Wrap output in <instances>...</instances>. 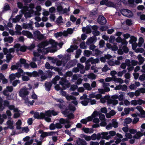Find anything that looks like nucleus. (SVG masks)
Listing matches in <instances>:
<instances>
[{
    "instance_id": "f257e3e1",
    "label": "nucleus",
    "mask_w": 145,
    "mask_h": 145,
    "mask_svg": "<svg viewBox=\"0 0 145 145\" xmlns=\"http://www.w3.org/2000/svg\"><path fill=\"white\" fill-rule=\"evenodd\" d=\"M24 73L29 77H39V74H42L43 73V71L41 69L38 71V72L34 71L32 72H24Z\"/></svg>"
},
{
    "instance_id": "f03ea898",
    "label": "nucleus",
    "mask_w": 145,
    "mask_h": 145,
    "mask_svg": "<svg viewBox=\"0 0 145 145\" xmlns=\"http://www.w3.org/2000/svg\"><path fill=\"white\" fill-rule=\"evenodd\" d=\"M59 84L62 86L63 89H65L67 88H69L71 84L67 80L65 77L62 78H61L59 82Z\"/></svg>"
},
{
    "instance_id": "7ed1b4c3",
    "label": "nucleus",
    "mask_w": 145,
    "mask_h": 145,
    "mask_svg": "<svg viewBox=\"0 0 145 145\" xmlns=\"http://www.w3.org/2000/svg\"><path fill=\"white\" fill-rule=\"evenodd\" d=\"M44 36L42 34L39 30H36L33 33V38L35 39H37L41 40L43 39Z\"/></svg>"
},
{
    "instance_id": "20e7f679",
    "label": "nucleus",
    "mask_w": 145,
    "mask_h": 145,
    "mask_svg": "<svg viewBox=\"0 0 145 145\" xmlns=\"http://www.w3.org/2000/svg\"><path fill=\"white\" fill-rule=\"evenodd\" d=\"M27 89H28L26 88H23L21 89L19 92V95L22 97H25L29 93Z\"/></svg>"
},
{
    "instance_id": "39448f33",
    "label": "nucleus",
    "mask_w": 145,
    "mask_h": 145,
    "mask_svg": "<svg viewBox=\"0 0 145 145\" xmlns=\"http://www.w3.org/2000/svg\"><path fill=\"white\" fill-rule=\"evenodd\" d=\"M97 22L100 25H104L106 23V18L103 16L99 15L97 19Z\"/></svg>"
},
{
    "instance_id": "423d86ee",
    "label": "nucleus",
    "mask_w": 145,
    "mask_h": 145,
    "mask_svg": "<svg viewBox=\"0 0 145 145\" xmlns=\"http://www.w3.org/2000/svg\"><path fill=\"white\" fill-rule=\"evenodd\" d=\"M107 132H103L101 133H98L96 135L97 138V140L100 139L101 138L102 139H106V136L107 135Z\"/></svg>"
},
{
    "instance_id": "0eeeda50",
    "label": "nucleus",
    "mask_w": 145,
    "mask_h": 145,
    "mask_svg": "<svg viewBox=\"0 0 145 145\" xmlns=\"http://www.w3.org/2000/svg\"><path fill=\"white\" fill-rule=\"evenodd\" d=\"M76 144L77 145H87L86 142L83 139L78 138L76 140Z\"/></svg>"
},
{
    "instance_id": "6e6552de",
    "label": "nucleus",
    "mask_w": 145,
    "mask_h": 145,
    "mask_svg": "<svg viewBox=\"0 0 145 145\" xmlns=\"http://www.w3.org/2000/svg\"><path fill=\"white\" fill-rule=\"evenodd\" d=\"M55 132L53 131H51L50 132H44L43 133H42L40 136V137H41L44 138L47 136L52 135Z\"/></svg>"
},
{
    "instance_id": "1a4fd4ad",
    "label": "nucleus",
    "mask_w": 145,
    "mask_h": 145,
    "mask_svg": "<svg viewBox=\"0 0 145 145\" xmlns=\"http://www.w3.org/2000/svg\"><path fill=\"white\" fill-rule=\"evenodd\" d=\"M48 41L45 40L39 43L38 45V47L39 48H43L48 45Z\"/></svg>"
},
{
    "instance_id": "9d476101",
    "label": "nucleus",
    "mask_w": 145,
    "mask_h": 145,
    "mask_svg": "<svg viewBox=\"0 0 145 145\" xmlns=\"http://www.w3.org/2000/svg\"><path fill=\"white\" fill-rule=\"evenodd\" d=\"M107 133L108 134L106 136V140L110 139L111 137L114 136L116 134V132L113 131H110L109 133L107 132Z\"/></svg>"
},
{
    "instance_id": "9b49d317",
    "label": "nucleus",
    "mask_w": 145,
    "mask_h": 145,
    "mask_svg": "<svg viewBox=\"0 0 145 145\" xmlns=\"http://www.w3.org/2000/svg\"><path fill=\"white\" fill-rule=\"evenodd\" d=\"M44 85L46 90L48 91H50L52 85V83L50 82H46L45 83Z\"/></svg>"
},
{
    "instance_id": "f8f14e48",
    "label": "nucleus",
    "mask_w": 145,
    "mask_h": 145,
    "mask_svg": "<svg viewBox=\"0 0 145 145\" xmlns=\"http://www.w3.org/2000/svg\"><path fill=\"white\" fill-rule=\"evenodd\" d=\"M19 67H21V65L19 63H16V65H13L11 67V70H14L15 69H17Z\"/></svg>"
},
{
    "instance_id": "ddd939ff",
    "label": "nucleus",
    "mask_w": 145,
    "mask_h": 145,
    "mask_svg": "<svg viewBox=\"0 0 145 145\" xmlns=\"http://www.w3.org/2000/svg\"><path fill=\"white\" fill-rule=\"evenodd\" d=\"M118 103V101L116 100H112L111 99H109L107 101L108 104H112L114 105H117Z\"/></svg>"
},
{
    "instance_id": "4468645a",
    "label": "nucleus",
    "mask_w": 145,
    "mask_h": 145,
    "mask_svg": "<svg viewBox=\"0 0 145 145\" xmlns=\"http://www.w3.org/2000/svg\"><path fill=\"white\" fill-rule=\"evenodd\" d=\"M23 28L25 29L30 28L31 29H33L32 24H23Z\"/></svg>"
},
{
    "instance_id": "2eb2a0df",
    "label": "nucleus",
    "mask_w": 145,
    "mask_h": 145,
    "mask_svg": "<svg viewBox=\"0 0 145 145\" xmlns=\"http://www.w3.org/2000/svg\"><path fill=\"white\" fill-rule=\"evenodd\" d=\"M136 135L133 136V138L136 139H139L143 135V134L140 131L137 132Z\"/></svg>"
},
{
    "instance_id": "dca6fc26",
    "label": "nucleus",
    "mask_w": 145,
    "mask_h": 145,
    "mask_svg": "<svg viewBox=\"0 0 145 145\" xmlns=\"http://www.w3.org/2000/svg\"><path fill=\"white\" fill-rule=\"evenodd\" d=\"M77 48V46H76L71 45L70 48H68L67 50V52L70 53L73 52V49H76Z\"/></svg>"
},
{
    "instance_id": "f3484780",
    "label": "nucleus",
    "mask_w": 145,
    "mask_h": 145,
    "mask_svg": "<svg viewBox=\"0 0 145 145\" xmlns=\"http://www.w3.org/2000/svg\"><path fill=\"white\" fill-rule=\"evenodd\" d=\"M97 40L96 37L94 36L90 37L88 40V41L90 43H92L93 42H95Z\"/></svg>"
},
{
    "instance_id": "a211bd4d",
    "label": "nucleus",
    "mask_w": 145,
    "mask_h": 145,
    "mask_svg": "<svg viewBox=\"0 0 145 145\" xmlns=\"http://www.w3.org/2000/svg\"><path fill=\"white\" fill-rule=\"evenodd\" d=\"M76 64V62L74 61H71L69 62L67 64V66L69 67V68L75 66Z\"/></svg>"
},
{
    "instance_id": "6ab92c4d",
    "label": "nucleus",
    "mask_w": 145,
    "mask_h": 145,
    "mask_svg": "<svg viewBox=\"0 0 145 145\" xmlns=\"http://www.w3.org/2000/svg\"><path fill=\"white\" fill-rule=\"evenodd\" d=\"M90 100H91V99L87 98V100L82 101L81 103L84 106H87L88 105Z\"/></svg>"
},
{
    "instance_id": "aec40b11",
    "label": "nucleus",
    "mask_w": 145,
    "mask_h": 145,
    "mask_svg": "<svg viewBox=\"0 0 145 145\" xmlns=\"http://www.w3.org/2000/svg\"><path fill=\"white\" fill-rule=\"evenodd\" d=\"M118 123L116 122V120L113 119L112 120V127L114 128H117L118 127Z\"/></svg>"
},
{
    "instance_id": "412c9836",
    "label": "nucleus",
    "mask_w": 145,
    "mask_h": 145,
    "mask_svg": "<svg viewBox=\"0 0 145 145\" xmlns=\"http://www.w3.org/2000/svg\"><path fill=\"white\" fill-rule=\"evenodd\" d=\"M62 20L63 18L62 16H59L58 18L57 19L56 22L57 24H60L63 23Z\"/></svg>"
},
{
    "instance_id": "4be33fe9",
    "label": "nucleus",
    "mask_w": 145,
    "mask_h": 145,
    "mask_svg": "<svg viewBox=\"0 0 145 145\" xmlns=\"http://www.w3.org/2000/svg\"><path fill=\"white\" fill-rule=\"evenodd\" d=\"M65 97L66 99L68 101H70L71 100H75L76 99V98L72 95H67Z\"/></svg>"
},
{
    "instance_id": "5701e85b",
    "label": "nucleus",
    "mask_w": 145,
    "mask_h": 145,
    "mask_svg": "<svg viewBox=\"0 0 145 145\" xmlns=\"http://www.w3.org/2000/svg\"><path fill=\"white\" fill-rule=\"evenodd\" d=\"M3 99L0 97V111H3L5 109V107L3 106Z\"/></svg>"
},
{
    "instance_id": "b1692460",
    "label": "nucleus",
    "mask_w": 145,
    "mask_h": 145,
    "mask_svg": "<svg viewBox=\"0 0 145 145\" xmlns=\"http://www.w3.org/2000/svg\"><path fill=\"white\" fill-rule=\"evenodd\" d=\"M137 40V39L135 36H132L131 37V39L129 40L130 44H132L134 42H135Z\"/></svg>"
},
{
    "instance_id": "393cba45",
    "label": "nucleus",
    "mask_w": 145,
    "mask_h": 145,
    "mask_svg": "<svg viewBox=\"0 0 145 145\" xmlns=\"http://www.w3.org/2000/svg\"><path fill=\"white\" fill-rule=\"evenodd\" d=\"M84 86L85 88L88 90H90L91 89V88L89 84L88 83H85L84 84Z\"/></svg>"
},
{
    "instance_id": "a878e982",
    "label": "nucleus",
    "mask_w": 145,
    "mask_h": 145,
    "mask_svg": "<svg viewBox=\"0 0 145 145\" xmlns=\"http://www.w3.org/2000/svg\"><path fill=\"white\" fill-rule=\"evenodd\" d=\"M132 122V119L129 118H126L124 120V123L126 124H129Z\"/></svg>"
},
{
    "instance_id": "bb28decb",
    "label": "nucleus",
    "mask_w": 145,
    "mask_h": 145,
    "mask_svg": "<svg viewBox=\"0 0 145 145\" xmlns=\"http://www.w3.org/2000/svg\"><path fill=\"white\" fill-rule=\"evenodd\" d=\"M88 78L91 79L92 80L95 79L96 78V75L93 73L90 74L88 76Z\"/></svg>"
},
{
    "instance_id": "cd10ccee",
    "label": "nucleus",
    "mask_w": 145,
    "mask_h": 145,
    "mask_svg": "<svg viewBox=\"0 0 145 145\" xmlns=\"http://www.w3.org/2000/svg\"><path fill=\"white\" fill-rule=\"evenodd\" d=\"M105 43V41L103 40H101L99 43V47L103 48L104 47Z\"/></svg>"
},
{
    "instance_id": "c85d7f7f",
    "label": "nucleus",
    "mask_w": 145,
    "mask_h": 145,
    "mask_svg": "<svg viewBox=\"0 0 145 145\" xmlns=\"http://www.w3.org/2000/svg\"><path fill=\"white\" fill-rule=\"evenodd\" d=\"M3 11H7L9 10L10 9V6L8 3H5V6L3 8Z\"/></svg>"
},
{
    "instance_id": "c756f323",
    "label": "nucleus",
    "mask_w": 145,
    "mask_h": 145,
    "mask_svg": "<svg viewBox=\"0 0 145 145\" xmlns=\"http://www.w3.org/2000/svg\"><path fill=\"white\" fill-rule=\"evenodd\" d=\"M106 5L109 7H113L115 5L113 2L110 1H108H108H107L106 3Z\"/></svg>"
},
{
    "instance_id": "7c9ffc66",
    "label": "nucleus",
    "mask_w": 145,
    "mask_h": 145,
    "mask_svg": "<svg viewBox=\"0 0 145 145\" xmlns=\"http://www.w3.org/2000/svg\"><path fill=\"white\" fill-rule=\"evenodd\" d=\"M27 49V46L25 45H24L20 47V51L22 52H25Z\"/></svg>"
},
{
    "instance_id": "2f4dec72",
    "label": "nucleus",
    "mask_w": 145,
    "mask_h": 145,
    "mask_svg": "<svg viewBox=\"0 0 145 145\" xmlns=\"http://www.w3.org/2000/svg\"><path fill=\"white\" fill-rule=\"evenodd\" d=\"M91 54V51L88 50H85L84 51V55L86 57H89Z\"/></svg>"
},
{
    "instance_id": "473e14b6",
    "label": "nucleus",
    "mask_w": 145,
    "mask_h": 145,
    "mask_svg": "<svg viewBox=\"0 0 145 145\" xmlns=\"http://www.w3.org/2000/svg\"><path fill=\"white\" fill-rule=\"evenodd\" d=\"M138 58L139 62L140 63H143L144 61V58L142 57L140 55H138Z\"/></svg>"
},
{
    "instance_id": "72a5a7b5",
    "label": "nucleus",
    "mask_w": 145,
    "mask_h": 145,
    "mask_svg": "<svg viewBox=\"0 0 145 145\" xmlns=\"http://www.w3.org/2000/svg\"><path fill=\"white\" fill-rule=\"evenodd\" d=\"M9 78L11 81L14 80L16 78V76L15 75V74L12 73L10 74Z\"/></svg>"
},
{
    "instance_id": "f704fd0d",
    "label": "nucleus",
    "mask_w": 145,
    "mask_h": 145,
    "mask_svg": "<svg viewBox=\"0 0 145 145\" xmlns=\"http://www.w3.org/2000/svg\"><path fill=\"white\" fill-rule=\"evenodd\" d=\"M35 44L34 43L31 44L30 46H27V49L31 51L35 47Z\"/></svg>"
},
{
    "instance_id": "c9c22d12",
    "label": "nucleus",
    "mask_w": 145,
    "mask_h": 145,
    "mask_svg": "<svg viewBox=\"0 0 145 145\" xmlns=\"http://www.w3.org/2000/svg\"><path fill=\"white\" fill-rule=\"evenodd\" d=\"M78 88V86L76 85L73 84L71 85L70 90L72 91H74Z\"/></svg>"
},
{
    "instance_id": "e433bc0d",
    "label": "nucleus",
    "mask_w": 145,
    "mask_h": 145,
    "mask_svg": "<svg viewBox=\"0 0 145 145\" xmlns=\"http://www.w3.org/2000/svg\"><path fill=\"white\" fill-rule=\"evenodd\" d=\"M63 35V33L61 32H57L56 33L54 34V36L56 38H57L59 37L62 36Z\"/></svg>"
},
{
    "instance_id": "4c0bfd02",
    "label": "nucleus",
    "mask_w": 145,
    "mask_h": 145,
    "mask_svg": "<svg viewBox=\"0 0 145 145\" xmlns=\"http://www.w3.org/2000/svg\"><path fill=\"white\" fill-rule=\"evenodd\" d=\"M69 109L71 111H72L74 112L76 110L75 107L72 105H69L68 107Z\"/></svg>"
},
{
    "instance_id": "58836bf2",
    "label": "nucleus",
    "mask_w": 145,
    "mask_h": 145,
    "mask_svg": "<svg viewBox=\"0 0 145 145\" xmlns=\"http://www.w3.org/2000/svg\"><path fill=\"white\" fill-rule=\"evenodd\" d=\"M52 75V73L50 71H47V74L46 76L47 78H50Z\"/></svg>"
},
{
    "instance_id": "ea45409f",
    "label": "nucleus",
    "mask_w": 145,
    "mask_h": 145,
    "mask_svg": "<svg viewBox=\"0 0 145 145\" xmlns=\"http://www.w3.org/2000/svg\"><path fill=\"white\" fill-rule=\"evenodd\" d=\"M57 10L58 12H62L63 10V7L62 6L59 5L57 7Z\"/></svg>"
},
{
    "instance_id": "a19ab883",
    "label": "nucleus",
    "mask_w": 145,
    "mask_h": 145,
    "mask_svg": "<svg viewBox=\"0 0 145 145\" xmlns=\"http://www.w3.org/2000/svg\"><path fill=\"white\" fill-rule=\"evenodd\" d=\"M81 135H82L83 137H84L85 139L87 141H89L91 139V138L90 136H86L84 134H81Z\"/></svg>"
},
{
    "instance_id": "79ce46f5",
    "label": "nucleus",
    "mask_w": 145,
    "mask_h": 145,
    "mask_svg": "<svg viewBox=\"0 0 145 145\" xmlns=\"http://www.w3.org/2000/svg\"><path fill=\"white\" fill-rule=\"evenodd\" d=\"M92 34L95 37L98 36L100 34L99 32L97 30L96 31H92Z\"/></svg>"
},
{
    "instance_id": "37998d69",
    "label": "nucleus",
    "mask_w": 145,
    "mask_h": 145,
    "mask_svg": "<svg viewBox=\"0 0 145 145\" xmlns=\"http://www.w3.org/2000/svg\"><path fill=\"white\" fill-rule=\"evenodd\" d=\"M92 64H94L96 63H98L99 61V59L98 58H96L94 59L92 57Z\"/></svg>"
},
{
    "instance_id": "c03bdc74",
    "label": "nucleus",
    "mask_w": 145,
    "mask_h": 145,
    "mask_svg": "<svg viewBox=\"0 0 145 145\" xmlns=\"http://www.w3.org/2000/svg\"><path fill=\"white\" fill-rule=\"evenodd\" d=\"M50 18V21L51 22L54 21L55 20L56 17L55 16V14H51Z\"/></svg>"
},
{
    "instance_id": "a18cd8bd",
    "label": "nucleus",
    "mask_w": 145,
    "mask_h": 145,
    "mask_svg": "<svg viewBox=\"0 0 145 145\" xmlns=\"http://www.w3.org/2000/svg\"><path fill=\"white\" fill-rule=\"evenodd\" d=\"M69 119H74V115L72 113H69L67 116H66Z\"/></svg>"
},
{
    "instance_id": "49530a36",
    "label": "nucleus",
    "mask_w": 145,
    "mask_h": 145,
    "mask_svg": "<svg viewBox=\"0 0 145 145\" xmlns=\"http://www.w3.org/2000/svg\"><path fill=\"white\" fill-rule=\"evenodd\" d=\"M144 51V50L143 48H137L135 51V52L137 53L140 52L142 53Z\"/></svg>"
},
{
    "instance_id": "de8ad7c7",
    "label": "nucleus",
    "mask_w": 145,
    "mask_h": 145,
    "mask_svg": "<svg viewBox=\"0 0 145 145\" xmlns=\"http://www.w3.org/2000/svg\"><path fill=\"white\" fill-rule=\"evenodd\" d=\"M145 103V101L141 99H139L137 100V104L141 105L142 104H144Z\"/></svg>"
},
{
    "instance_id": "09e8293b",
    "label": "nucleus",
    "mask_w": 145,
    "mask_h": 145,
    "mask_svg": "<svg viewBox=\"0 0 145 145\" xmlns=\"http://www.w3.org/2000/svg\"><path fill=\"white\" fill-rule=\"evenodd\" d=\"M116 40L115 37L113 36H111L109 39V42L110 43H112L114 42Z\"/></svg>"
},
{
    "instance_id": "8fccbe9b",
    "label": "nucleus",
    "mask_w": 145,
    "mask_h": 145,
    "mask_svg": "<svg viewBox=\"0 0 145 145\" xmlns=\"http://www.w3.org/2000/svg\"><path fill=\"white\" fill-rule=\"evenodd\" d=\"M123 52L125 53H127L129 51L128 47L126 46H123L122 48Z\"/></svg>"
},
{
    "instance_id": "3c124183",
    "label": "nucleus",
    "mask_w": 145,
    "mask_h": 145,
    "mask_svg": "<svg viewBox=\"0 0 145 145\" xmlns=\"http://www.w3.org/2000/svg\"><path fill=\"white\" fill-rule=\"evenodd\" d=\"M34 117L36 119H39L40 118V114L38 112H35L34 115Z\"/></svg>"
},
{
    "instance_id": "603ef678",
    "label": "nucleus",
    "mask_w": 145,
    "mask_h": 145,
    "mask_svg": "<svg viewBox=\"0 0 145 145\" xmlns=\"http://www.w3.org/2000/svg\"><path fill=\"white\" fill-rule=\"evenodd\" d=\"M8 68V65L6 64H3L2 66L1 69V70L4 71Z\"/></svg>"
},
{
    "instance_id": "864d4df0",
    "label": "nucleus",
    "mask_w": 145,
    "mask_h": 145,
    "mask_svg": "<svg viewBox=\"0 0 145 145\" xmlns=\"http://www.w3.org/2000/svg\"><path fill=\"white\" fill-rule=\"evenodd\" d=\"M39 75H40V78H41V81H42L46 79L47 78L46 76H45L44 74V72H43V73L42 74H39Z\"/></svg>"
},
{
    "instance_id": "5fc2aeb1",
    "label": "nucleus",
    "mask_w": 145,
    "mask_h": 145,
    "mask_svg": "<svg viewBox=\"0 0 145 145\" xmlns=\"http://www.w3.org/2000/svg\"><path fill=\"white\" fill-rule=\"evenodd\" d=\"M20 83V81L19 80H14L12 82V85L14 86H16L18 83Z\"/></svg>"
},
{
    "instance_id": "6e6d98bb",
    "label": "nucleus",
    "mask_w": 145,
    "mask_h": 145,
    "mask_svg": "<svg viewBox=\"0 0 145 145\" xmlns=\"http://www.w3.org/2000/svg\"><path fill=\"white\" fill-rule=\"evenodd\" d=\"M56 128V125L54 123H51L49 127V129L51 130H54Z\"/></svg>"
},
{
    "instance_id": "4d7b16f0",
    "label": "nucleus",
    "mask_w": 145,
    "mask_h": 145,
    "mask_svg": "<svg viewBox=\"0 0 145 145\" xmlns=\"http://www.w3.org/2000/svg\"><path fill=\"white\" fill-rule=\"evenodd\" d=\"M126 23L127 25L128 26H130L132 25V21L130 19H127L126 21Z\"/></svg>"
},
{
    "instance_id": "13d9d810",
    "label": "nucleus",
    "mask_w": 145,
    "mask_h": 145,
    "mask_svg": "<svg viewBox=\"0 0 145 145\" xmlns=\"http://www.w3.org/2000/svg\"><path fill=\"white\" fill-rule=\"evenodd\" d=\"M6 88L8 91L10 92H12L13 89V88L12 86H7Z\"/></svg>"
},
{
    "instance_id": "bf43d9fd",
    "label": "nucleus",
    "mask_w": 145,
    "mask_h": 145,
    "mask_svg": "<svg viewBox=\"0 0 145 145\" xmlns=\"http://www.w3.org/2000/svg\"><path fill=\"white\" fill-rule=\"evenodd\" d=\"M29 39H33V35L32 33L29 31L28 32L27 35L26 36Z\"/></svg>"
},
{
    "instance_id": "052dcab7",
    "label": "nucleus",
    "mask_w": 145,
    "mask_h": 145,
    "mask_svg": "<svg viewBox=\"0 0 145 145\" xmlns=\"http://www.w3.org/2000/svg\"><path fill=\"white\" fill-rule=\"evenodd\" d=\"M46 116L48 117H51V110H49L46 111L45 112Z\"/></svg>"
},
{
    "instance_id": "680f3d73",
    "label": "nucleus",
    "mask_w": 145,
    "mask_h": 145,
    "mask_svg": "<svg viewBox=\"0 0 145 145\" xmlns=\"http://www.w3.org/2000/svg\"><path fill=\"white\" fill-rule=\"evenodd\" d=\"M24 16L26 18H27L31 17V15L30 12H27L25 13Z\"/></svg>"
},
{
    "instance_id": "e2e57ef3",
    "label": "nucleus",
    "mask_w": 145,
    "mask_h": 145,
    "mask_svg": "<svg viewBox=\"0 0 145 145\" xmlns=\"http://www.w3.org/2000/svg\"><path fill=\"white\" fill-rule=\"evenodd\" d=\"M22 79L24 81H27L29 80V78L27 76H22Z\"/></svg>"
},
{
    "instance_id": "0e129e2a",
    "label": "nucleus",
    "mask_w": 145,
    "mask_h": 145,
    "mask_svg": "<svg viewBox=\"0 0 145 145\" xmlns=\"http://www.w3.org/2000/svg\"><path fill=\"white\" fill-rule=\"evenodd\" d=\"M129 132L131 134H134L137 132V131L136 129H131L129 130Z\"/></svg>"
},
{
    "instance_id": "69168bd1",
    "label": "nucleus",
    "mask_w": 145,
    "mask_h": 145,
    "mask_svg": "<svg viewBox=\"0 0 145 145\" xmlns=\"http://www.w3.org/2000/svg\"><path fill=\"white\" fill-rule=\"evenodd\" d=\"M97 10H94L91 12L90 13V15L91 16H95L97 14Z\"/></svg>"
},
{
    "instance_id": "338daca9",
    "label": "nucleus",
    "mask_w": 145,
    "mask_h": 145,
    "mask_svg": "<svg viewBox=\"0 0 145 145\" xmlns=\"http://www.w3.org/2000/svg\"><path fill=\"white\" fill-rule=\"evenodd\" d=\"M125 64H126V66L129 67L131 66V62L130 61L129 59H127L125 61Z\"/></svg>"
},
{
    "instance_id": "774afa93",
    "label": "nucleus",
    "mask_w": 145,
    "mask_h": 145,
    "mask_svg": "<svg viewBox=\"0 0 145 145\" xmlns=\"http://www.w3.org/2000/svg\"><path fill=\"white\" fill-rule=\"evenodd\" d=\"M57 106L59 107L61 109H64L65 106L62 104L59 103L57 105Z\"/></svg>"
}]
</instances>
